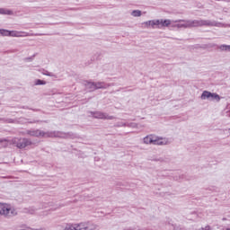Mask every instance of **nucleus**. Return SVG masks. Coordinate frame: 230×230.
<instances>
[{"label":"nucleus","mask_w":230,"mask_h":230,"mask_svg":"<svg viewBox=\"0 0 230 230\" xmlns=\"http://www.w3.org/2000/svg\"><path fill=\"white\" fill-rule=\"evenodd\" d=\"M96 229H98V225L91 221L75 224L65 228V230H96Z\"/></svg>","instance_id":"20e7f679"},{"label":"nucleus","mask_w":230,"mask_h":230,"mask_svg":"<svg viewBox=\"0 0 230 230\" xmlns=\"http://www.w3.org/2000/svg\"><path fill=\"white\" fill-rule=\"evenodd\" d=\"M0 35L2 37H10V31L6 29H0Z\"/></svg>","instance_id":"f3484780"},{"label":"nucleus","mask_w":230,"mask_h":230,"mask_svg":"<svg viewBox=\"0 0 230 230\" xmlns=\"http://www.w3.org/2000/svg\"><path fill=\"white\" fill-rule=\"evenodd\" d=\"M172 140L166 137H157L155 135H147L143 138L144 145H156L158 146H164V145H170Z\"/></svg>","instance_id":"f03ea898"},{"label":"nucleus","mask_w":230,"mask_h":230,"mask_svg":"<svg viewBox=\"0 0 230 230\" xmlns=\"http://www.w3.org/2000/svg\"><path fill=\"white\" fill-rule=\"evenodd\" d=\"M175 22L177 23V28H200L202 26H211L217 28H222L224 25L222 22H218L217 21L211 20H176Z\"/></svg>","instance_id":"f257e3e1"},{"label":"nucleus","mask_w":230,"mask_h":230,"mask_svg":"<svg viewBox=\"0 0 230 230\" xmlns=\"http://www.w3.org/2000/svg\"><path fill=\"white\" fill-rule=\"evenodd\" d=\"M0 215H4V217H13V215H15V210L8 204L0 203Z\"/></svg>","instance_id":"0eeeda50"},{"label":"nucleus","mask_w":230,"mask_h":230,"mask_svg":"<svg viewBox=\"0 0 230 230\" xmlns=\"http://www.w3.org/2000/svg\"><path fill=\"white\" fill-rule=\"evenodd\" d=\"M126 127H128L129 128H137V123L136 122L127 123Z\"/></svg>","instance_id":"a211bd4d"},{"label":"nucleus","mask_w":230,"mask_h":230,"mask_svg":"<svg viewBox=\"0 0 230 230\" xmlns=\"http://www.w3.org/2000/svg\"><path fill=\"white\" fill-rule=\"evenodd\" d=\"M173 22L172 20H164V19H160V30L162 28H168V26H170Z\"/></svg>","instance_id":"9d476101"},{"label":"nucleus","mask_w":230,"mask_h":230,"mask_svg":"<svg viewBox=\"0 0 230 230\" xmlns=\"http://www.w3.org/2000/svg\"><path fill=\"white\" fill-rule=\"evenodd\" d=\"M217 49L221 51L230 52V45H220L217 47Z\"/></svg>","instance_id":"2eb2a0df"},{"label":"nucleus","mask_w":230,"mask_h":230,"mask_svg":"<svg viewBox=\"0 0 230 230\" xmlns=\"http://www.w3.org/2000/svg\"><path fill=\"white\" fill-rule=\"evenodd\" d=\"M116 127H127V123L123 121L117 122Z\"/></svg>","instance_id":"aec40b11"},{"label":"nucleus","mask_w":230,"mask_h":230,"mask_svg":"<svg viewBox=\"0 0 230 230\" xmlns=\"http://www.w3.org/2000/svg\"><path fill=\"white\" fill-rule=\"evenodd\" d=\"M13 145H15V146L17 148L22 149V148H26V146H30L31 145H33V143L31 142V140L28 139V138H13L12 140Z\"/></svg>","instance_id":"39448f33"},{"label":"nucleus","mask_w":230,"mask_h":230,"mask_svg":"<svg viewBox=\"0 0 230 230\" xmlns=\"http://www.w3.org/2000/svg\"><path fill=\"white\" fill-rule=\"evenodd\" d=\"M143 26H145V28H155V20H149L147 22H144Z\"/></svg>","instance_id":"f8f14e48"},{"label":"nucleus","mask_w":230,"mask_h":230,"mask_svg":"<svg viewBox=\"0 0 230 230\" xmlns=\"http://www.w3.org/2000/svg\"><path fill=\"white\" fill-rule=\"evenodd\" d=\"M35 85H46V81H42L40 79H37L35 81Z\"/></svg>","instance_id":"6ab92c4d"},{"label":"nucleus","mask_w":230,"mask_h":230,"mask_svg":"<svg viewBox=\"0 0 230 230\" xmlns=\"http://www.w3.org/2000/svg\"><path fill=\"white\" fill-rule=\"evenodd\" d=\"M172 23L170 25L172 26V28H177V24H179V22H175V21H172Z\"/></svg>","instance_id":"4be33fe9"},{"label":"nucleus","mask_w":230,"mask_h":230,"mask_svg":"<svg viewBox=\"0 0 230 230\" xmlns=\"http://www.w3.org/2000/svg\"><path fill=\"white\" fill-rule=\"evenodd\" d=\"M131 15L132 17H141V15H143V13L141 12V10H133L131 12Z\"/></svg>","instance_id":"dca6fc26"},{"label":"nucleus","mask_w":230,"mask_h":230,"mask_svg":"<svg viewBox=\"0 0 230 230\" xmlns=\"http://www.w3.org/2000/svg\"><path fill=\"white\" fill-rule=\"evenodd\" d=\"M0 14L1 15H13V11L4 9V8H0Z\"/></svg>","instance_id":"ddd939ff"},{"label":"nucleus","mask_w":230,"mask_h":230,"mask_svg":"<svg viewBox=\"0 0 230 230\" xmlns=\"http://www.w3.org/2000/svg\"><path fill=\"white\" fill-rule=\"evenodd\" d=\"M91 114L92 116H93V118H96L97 119H115L114 116H111L102 111H94V112H91Z\"/></svg>","instance_id":"6e6552de"},{"label":"nucleus","mask_w":230,"mask_h":230,"mask_svg":"<svg viewBox=\"0 0 230 230\" xmlns=\"http://www.w3.org/2000/svg\"><path fill=\"white\" fill-rule=\"evenodd\" d=\"M160 20H155V28H158L160 30Z\"/></svg>","instance_id":"412c9836"},{"label":"nucleus","mask_w":230,"mask_h":230,"mask_svg":"<svg viewBox=\"0 0 230 230\" xmlns=\"http://www.w3.org/2000/svg\"><path fill=\"white\" fill-rule=\"evenodd\" d=\"M43 75H46V76H51V73H49V72L44 73Z\"/></svg>","instance_id":"b1692460"},{"label":"nucleus","mask_w":230,"mask_h":230,"mask_svg":"<svg viewBox=\"0 0 230 230\" xmlns=\"http://www.w3.org/2000/svg\"><path fill=\"white\" fill-rule=\"evenodd\" d=\"M85 85L90 91H96V84L94 82H87Z\"/></svg>","instance_id":"4468645a"},{"label":"nucleus","mask_w":230,"mask_h":230,"mask_svg":"<svg viewBox=\"0 0 230 230\" xmlns=\"http://www.w3.org/2000/svg\"><path fill=\"white\" fill-rule=\"evenodd\" d=\"M33 34H30L26 31H9V37H31Z\"/></svg>","instance_id":"1a4fd4ad"},{"label":"nucleus","mask_w":230,"mask_h":230,"mask_svg":"<svg viewBox=\"0 0 230 230\" xmlns=\"http://www.w3.org/2000/svg\"><path fill=\"white\" fill-rule=\"evenodd\" d=\"M108 87H111V84H106L105 82L95 83V90L96 89H108Z\"/></svg>","instance_id":"9b49d317"},{"label":"nucleus","mask_w":230,"mask_h":230,"mask_svg":"<svg viewBox=\"0 0 230 230\" xmlns=\"http://www.w3.org/2000/svg\"><path fill=\"white\" fill-rule=\"evenodd\" d=\"M29 136L32 137H64V134L59 131H49L45 132L43 130L36 129V130H29L27 131Z\"/></svg>","instance_id":"7ed1b4c3"},{"label":"nucleus","mask_w":230,"mask_h":230,"mask_svg":"<svg viewBox=\"0 0 230 230\" xmlns=\"http://www.w3.org/2000/svg\"><path fill=\"white\" fill-rule=\"evenodd\" d=\"M200 100H208V102H220V95L208 91H203Z\"/></svg>","instance_id":"423d86ee"},{"label":"nucleus","mask_w":230,"mask_h":230,"mask_svg":"<svg viewBox=\"0 0 230 230\" xmlns=\"http://www.w3.org/2000/svg\"><path fill=\"white\" fill-rule=\"evenodd\" d=\"M173 230H184V228H182L181 226H174Z\"/></svg>","instance_id":"5701e85b"}]
</instances>
